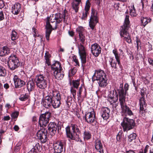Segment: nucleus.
I'll list each match as a JSON object with an SVG mask.
<instances>
[{
    "label": "nucleus",
    "instance_id": "f257e3e1",
    "mask_svg": "<svg viewBox=\"0 0 153 153\" xmlns=\"http://www.w3.org/2000/svg\"><path fill=\"white\" fill-rule=\"evenodd\" d=\"M65 15H63L60 13L53 14L49 17L47 18L45 26V37L47 40L49 41L50 34L53 30L56 29L57 28V25L59 24L63 19L64 22L66 23Z\"/></svg>",
    "mask_w": 153,
    "mask_h": 153
},
{
    "label": "nucleus",
    "instance_id": "f03ea898",
    "mask_svg": "<svg viewBox=\"0 0 153 153\" xmlns=\"http://www.w3.org/2000/svg\"><path fill=\"white\" fill-rule=\"evenodd\" d=\"M61 99L60 94L58 91H52L45 98L43 105L47 108L51 106L55 108H58L61 104Z\"/></svg>",
    "mask_w": 153,
    "mask_h": 153
},
{
    "label": "nucleus",
    "instance_id": "7ed1b4c3",
    "mask_svg": "<svg viewBox=\"0 0 153 153\" xmlns=\"http://www.w3.org/2000/svg\"><path fill=\"white\" fill-rule=\"evenodd\" d=\"M123 84H120L118 89L119 100L121 106L122 111L126 116H131L133 115V113L129 108L125 104V97L127 91L128 89V85L126 84L124 88H123Z\"/></svg>",
    "mask_w": 153,
    "mask_h": 153
},
{
    "label": "nucleus",
    "instance_id": "20e7f679",
    "mask_svg": "<svg viewBox=\"0 0 153 153\" xmlns=\"http://www.w3.org/2000/svg\"><path fill=\"white\" fill-rule=\"evenodd\" d=\"M79 39L82 44H78V48L80 58L82 63V66L83 69H84L85 68V64L86 62V53L85 48L82 44H84L85 38L84 34L79 35Z\"/></svg>",
    "mask_w": 153,
    "mask_h": 153
},
{
    "label": "nucleus",
    "instance_id": "39448f33",
    "mask_svg": "<svg viewBox=\"0 0 153 153\" xmlns=\"http://www.w3.org/2000/svg\"><path fill=\"white\" fill-rule=\"evenodd\" d=\"M67 137L72 140L79 141L80 139L79 135L80 131L76 125L71 124L70 127L67 126L66 128Z\"/></svg>",
    "mask_w": 153,
    "mask_h": 153
},
{
    "label": "nucleus",
    "instance_id": "423d86ee",
    "mask_svg": "<svg viewBox=\"0 0 153 153\" xmlns=\"http://www.w3.org/2000/svg\"><path fill=\"white\" fill-rule=\"evenodd\" d=\"M129 16L126 15L125 19L123 25L121 26V29L120 31V34L121 37L124 39L128 43H131V40L130 36L127 30L130 27V21L129 19Z\"/></svg>",
    "mask_w": 153,
    "mask_h": 153
},
{
    "label": "nucleus",
    "instance_id": "0eeeda50",
    "mask_svg": "<svg viewBox=\"0 0 153 153\" xmlns=\"http://www.w3.org/2000/svg\"><path fill=\"white\" fill-rule=\"evenodd\" d=\"M106 74L104 71L100 70L94 74L92 77V80L98 81V83L100 87H104L107 85V80L105 79Z\"/></svg>",
    "mask_w": 153,
    "mask_h": 153
},
{
    "label": "nucleus",
    "instance_id": "6e6552de",
    "mask_svg": "<svg viewBox=\"0 0 153 153\" xmlns=\"http://www.w3.org/2000/svg\"><path fill=\"white\" fill-rule=\"evenodd\" d=\"M7 65L8 68L13 71L17 68L20 65L19 62L15 55H11L8 58Z\"/></svg>",
    "mask_w": 153,
    "mask_h": 153
},
{
    "label": "nucleus",
    "instance_id": "1a4fd4ad",
    "mask_svg": "<svg viewBox=\"0 0 153 153\" xmlns=\"http://www.w3.org/2000/svg\"><path fill=\"white\" fill-rule=\"evenodd\" d=\"M121 125L123 127V131H127L134 127L135 123L133 120L126 117L124 118Z\"/></svg>",
    "mask_w": 153,
    "mask_h": 153
},
{
    "label": "nucleus",
    "instance_id": "9d476101",
    "mask_svg": "<svg viewBox=\"0 0 153 153\" xmlns=\"http://www.w3.org/2000/svg\"><path fill=\"white\" fill-rule=\"evenodd\" d=\"M35 81L38 87L44 89L47 86V81L46 78L42 75L40 74L36 76Z\"/></svg>",
    "mask_w": 153,
    "mask_h": 153
},
{
    "label": "nucleus",
    "instance_id": "9b49d317",
    "mask_svg": "<svg viewBox=\"0 0 153 153\" xmlns=\"http://www.w3.org/2000/svg\"><path fill=\"white\" fill-rule=\"evenodd\" d=\"M51 115V113L48 112H46L40 115L39 118V123L41 126L44 127L46 126L49 122Z\"/></svg>",
    "mask_w": 153,
    "mask_h": 153
},
{
    "label": "nucleus",
    "instance_id": "f8f14e48",
    "mask_svg": "<svg viewBox=\"0 0 153 153\" xmlns=\"http://www.w3.org/2000/svg\"><path fill=\"white\" fill-rule=\"evenodd\" d=\"M98 20L97 16V13L94 9H91V16L89 22V25L91 29L93 30Z\"/></svg>",
    "mask_w": 153,
    "mask_h": 153
},
{
    "label": "nucleus",
    "instance_id": "ddd939ff",
    "mask_svg": "<svg viewBox=\"0 0 153 153\" xmlns=\"http://www.w3.org/2000/svg\"><path fill=\"white\" fill-rule=\"evenodd\" d=\"M47 134V130L45 129H42L37 132L36 136L37 139H39L42 143H44L48 140Z\"/></svg>",
    "mask_w": 153,
    "mask_h": 153
},
{
    "label": "nucleus",
    "instance_id": "4468645a",
    "mask_svg": "<svg viewBox=\"0 0 153 153\" xmlns=\"http://www.w3.org/2000/svg\"><path fill=\"white\" fill-rule=\"evenodd\" d=\"M86 121L89 123H94L95 120V116L94 111L86 112L85 115Z\"/></svg>",
    "mask_w": 153,
    "mask_h": 153
},
{
    "label": "nucleus",
    "instance_id": "2eb2a0df",
    "mask_svg": "<svg viewBox=\"0 0 153 153\" xmlns=\"http://www.w3.org/2000/svg\"><path fill=\"white\" fill-rule=\"evenodd\" d=\"M91 48V53L96 57H97L101 53V48L99 45L97 43L92 45Z\"/></svg>",
    "mask_w": 153,
    "mask_h": 153
},
{
    "label": "nucleus",
    "instance_id": "dca6fc26",
    "mask_svg": "<svg viewBox=\"0 0 153 153\" xmlns=\"http://www.w3.org/2000/svg\"><path fill=\"white\" fill-rule=\"evenodd\" d=\"M144 94L143 93H141L142 97L139 100L140 101V113L142 115H143L145 112L146 109V104L145 101V99L143 97Z\"/></svg>",
    "mask_w": 153,
    "mask_h": 153
},
{
    "label": "nucleus",
    "instance_id": "f3484780",
    "mask_svg": "<svg viewBox=\"0 0 153 153\" xmlns=\"http://www.w3.org/2000/svg\"><path fill=\"white\" fill-rule=\"evenodd\" d=\"M49 132L52 136H54L56 133L57 131H59V126L53 123H50L48 126Z\"/></svg>",
    "mask_w": 153,
    "mask_h": 153
},
{
    "label": "nucleus",
    "instance_id": "a211bd4d",
    "mask_svg": "<svg viewBox=\"0 0 153 153\" xmlns=\"http://www.w3.org/2000/svg\"><path fill=\"white\" fill-rule=\"evenodd\" d=\"M13 79L16 88H20L25 84V81L19 79L16 75H15L13 78Z\"/></svg>",
    "mask_w": 153,
    "mask_h": 153
},
{
    "label": "nucleus",
    "instance_id": "6ab92c4d",
    "mask_svg": "<svg viewBox=\"0 0 153 153\" xmlns=\"http://www.w3.org/2000/svg\"><path fill=\"white\" fill-rule=\"evenodd\" d=\"M64 143L61 141H58L53 144V149L54 153H61L63 151Z\"/></svg>",
    "mask_w": 153,
    "mask_h": 153
},
{
    "label": "nucleus",
    "instance_id": "aec40b11",
    "mask_svg": "<svg viewBox=\"0 0 153 153\" xmlns=\"http://www.w3.org/2000/svg\"><path fill=\"white\" fill-rule=\"evenodd\" d=\"M118 99V94L116 90L113 91L108 95V100L111 104L116 102Z\"/></svg>",
    "mask_w": 153,
    "mask_h": 153
},
{
    "label": "nucleus",
    "instance_id": "412c9836",
    "mask_svg": "<svg viewBox=\"0 0 153 153\" xmlns=\"http://www.w3.org/2000/svg\"><path fill=\"white\" fill-rule=\"evenodd\" d=\"M91 4L89 0H87L86 2L85 7V11L82 13V19H85L87 17V15L89 14V11L90 7Z\"/></svg>",
    "mask_w": 153,
    "mask_h": 153
},
{
    "label": "nucleus",
    "instance_id": "4be33fe9",
    "mask_svg": "<svg viewBox=\"0 0 153 153\" xmlns=\"http://www.w3.org/2000/svg\"><path fill=\"white\" fill-rule=\"evenodd\" d=\"M102 116L104 120H107L110 116V110L108 107H104L102 108Z\"/></svg>",
    "mask_w": 153,
    "mask_h": 153
},
{
    "label": "nucleus",
    "instance_id": "5701e85b",
    "mask_svg": "<svg viewBox=\"0 0 153 153\" xmlns=\"http://www.w3.org/2000/svg\"><path fill=\"white\" fill-rule=\"evenodd\" d=\"M62 70H60L53 72L54 76L56 79L58 80H61L63 78L64 74Z\"/></svg>",
    "mask_w": 153,
    "mask_h": 153
},
{
    "label": "nucleus",
    "instance_id": "b1692460",
    "mask_svg": "<svg viewBox=\"0 0 153 153\" xmlns=\"http://www.w3.org/2000/svg\"><path fill=\"white\" fill-rule=\"evenodd\" d=\"M21 10V5L19 3L15 4L12 7V12L14 15H17Z\"/></svg>",
    "mask_w": 153,
    "mask_h": 153
},
{
    "label": "nucleus",
    "instance_id": "393cba45",
    "mask_svg": "<svg viewBox=\"0 0 153 153\" xmlns=\"http://www.w3.org/2000/svg\"><path fill=\"white\" fill-rule=\"evenodd\" d=\"M81 2V0H73L72 3V7L76 13L78 11L79 5Z\"/></svg>",
    "mask_w": 153,
    "mask_h": 153
},
{
    "label": "nucleus",
    "instance_id": "a878e982",
    "mask_svg": "<svg viewBox=\"0 0 153 153\" xmlns=\"http://www.w3.org/2000/svg\"><path fill=\"white\" fill-rule=\"evenodd\" d=\"M10 53V49L7 46L0 48V56H3L8 54Z\"/></svg>",
    "mask_w": 153,
    "mask_h": 153
},
{
    "label": "nucleus",
    "instance_id": "bb28decb",
    "mask_svg": "<svg viewBox=\"0 0 153 153\" xmlns=\"http://www.w3.org/2000/svg\"><path fill=\"white\" fill-rule=\"evenodd\" d=\"M51 67L52 70L53 72L60 70H62L60 62L57 61H55L54 63L51 65Z\"/></svg>",
    "mask_w": 153,
    "mask_h": 153
},
{
    "label": "nucleus",
    "instance_id": "cd10ccee",
    "mask_svg": "<svg viewBox=\"0 0 153 153\" xmlns=\"http://www.w3.org/2000/svg\"><path fill=\"white\" fill-rule=\"evenodd\" d=\"M95 148L100 153H103L102 145L100 140L95 141Z\"/></svg>",
    "mask_w": 153,
    "mask_h": 153
},
{
    "label": "nucleus",
    "instance_id": "c85d7f7f",
    "mask_svg": "<svg viewBox=\"0 0 153 153\" xmlns=\"http://www.w3.org/2000/svg\"><path fill=\"white\" fill-rule=\"evenodd\" d=\"M35 86V83L33 80H30L27 84V88L29 91L33 90Z\"/></svg>",
    "mask_w": 153,
    "mask_h": 153
},
{
    "label": "nucleus",
    "instance_id": "c756f323",
    "mask_svg": "<svg viewBox=\"0 0 153 153\" xmlns=\"http://www.w3.org/2000/svg\"><path fill=\"white\" fill-rule=\"evenodd\" d=\"M151 20L150 18L142 17L140 19L141 25L144 27L148 23L150 22Z\"/></svg>",
    "mask_w": 153,
    "mask_h": 153
},
{
    "label": "nucleus",
    "instance_id": "7c9ffc66",
    "mask_svg": "<svg viewBox=\"0 0 153 153\" xmlns=\"http://www.w3.org/2000/svg\"><path fill=\"white\" fill-rule=\"evenodd\" d=\"M113 53L115 56V58L117 62L118 65H119L120 67L121 63L120 62V54L118 53L116 49L113 50Z\"/></svg>",
    "mask_w": 153,
    "mask_h": 153
},
{
    "label": "nucleus",
    "instance_id": "2f4dec72",
    "mask_svg": "<svg viewBox=\"0 0 153 153\" xmlns=\"http://www.w3.org/2000/svg\"><path fill=\"white\" fill-rule=\"evenodd\" d=\"M41 147L39 143L36 144L35 146H34L28 153H33L34 152H37L38 151H40Z\"/></svg>",
    "mask_w": 153,
    "mask_h": 153
},
{
    "label": "nucleus",
    "instance_id": "473e14b6",
    "mask_svg": "<svg viewBox=\"0 0 153 153\" xmlns=\"http://www.w3.org/2000/svg\"><path fill=\"white\" fill-rule=\"evenodd\" d=\"M51 56V55L49 53L48 51H46L44 57L45 60V63L46 64H47L48 65H51L50 60Z\"/></svg>",
    "mask_w": 153,
    "mask_h": 153
},
{
    "label": "nucleus",
    "instance_id": "72a5a7b5",
    "mask_svg": "<svg viewBox=\"0 0 153 153\" xmlns=\"http://www.w3.org/2000/svg\"><path fill=\"white\" fill-rule=\"evenodd\" d=\"M109 58V62L112 68L116 69L117 68L116 62L114 59L113 57L110 56Z\"/></svg>",
    "mask_w": 153,
    "mask_h": 153
},
{
    "label": "nucleus",
    "instance_id": "f704fd0d",
    "mask_svg": "<svg viewBox=\"0 0 153 153\" xmlns=\"http://www.w3.org/2000/svg\"><path fill=\"white\" fill-rule=\"evenodd\" d=\"M130 15L133 17L136 16L137 15L134 4H133L130 8Z\"/></svg>",
    "mask_w": 153,
    "mask_h": 153
},
{
    "label": "nucleus",
    "instance_id": "c9c22d12",
    "mask_svg": "<svg viewBox=\"0 0 153 153\" xmlns=\"http://www.w3.org/2000/svg\"><path fill=\"white\" fill-rule=\"evenodd\" d=\"M7 75L6 69L1 65H0V76L5 77Z\"/></svg>",
    "mask_w": 153,
    "mask_h": 153
},
{
    "label": "nucleus",
    "instance_id": "e433bc0d",
    "mask_svg": "<svg viewBox=\"0 0 153 153\" xmlns=\"http://www.w3.org/2000/svg\"><path fill=\"white\" fill-rule=\"evenodd\" d=\"M32 31L33 32V36L35 38L36 36L39 37L40 38V41L41 42L42 41L43 37L39 35L38 34L37 30L34 27L32 28Z\"/></svg>",
    "mask_w": 153,
    "mask_h": 153
},
{
    "label": "nucleus",
    "instance_id": "4c0bfd02",
    "mask_svg": "<svg viewBox=\"0 0 153 153\" xmlns=\"http://www.w3.org/2000/svg\"><path fill=\"white\" fill-rule=\"evenodd\" d=\"M91 137V134L89 131H85L84 132V138L85 140L89 139Z\"/></svg>",
    "mask_w": 153,
    "mask_h": 153
},
{
    "label": "nucleus",
    "instance_id": "58836bf2",
    "mask_svg": "<svg viewBox=\"0 0 153 153\" xmlns=\"http://www.w3.org/2000/svg\"><path fill=\"white\" fill-rule=\"evenodd\" d=\"M79 80H73L72 81L73 86L74 88L77 89L79 85Z\"/></svg>",
    "mask_w": 153,
    "mask_h": 153
},
{
    "label": "nucleus",
    "instance_id": "ea45409f",
    "mask_svg": "<svg viewBox=\"0 0 153 153\" xmlns=\"http://www.w3.org/2000/svg\"><path fill=\"white\" fill-rule=\"evenodd\" d=\"M136 135L135 133H133L130 134L128 136V140L131 142L134 140L136 138Z\"/></svg>",
    "mask_w": 153,
    "mask_h": 153
},
{
    "label": "nucleus",
    "instance_id": "a19ab883",
    "mask_svg": "<svg viewBox=\"0 0 153 153\" xmlns=\"http://www.w3.org/2000/svg\"><path fill=\"white\" fill-rule=\"evenodd\" d=\"M18 38L17 33L15 31H13L11 34L12 40L14 41L17 39Z\"/></svg>",
    "mask_w": 153,
    "mask_h": 153
},
{
    "label": "nucleus",
    "instance_id": "79ce46f5",
    "mask_svg": "<svg viewBox=\"0 0 153 153\" xmlns=\"http://www.w3.org/2000/svg\"><path fill=\"white\" fill-rule=\"evenodd\" d=\"M28 97L29 95L27 94H22L20 96L19 99L21 101H24L28 99Z\"/></svg>",
    "mask_w": 153,
    "mask_h": 153
},
{
    "label": "nucleus",
    "instance_id": "37998d69",
    "mask_svg": "<svg viewBox=\"0 0 153 153\" xmlns=\"http://www.w3.org/2000/svg\"><path fill=\"white\" fill-rule=\"evenodd\" d=\"M71 92L73 98L75 99L76 94V90L75 89V88L73 87H71Z\"/></svg>",
    "mask_w": 153,
    "mask_h": 153
},
{
    "label": "nucleus",
    "instance_id": "c03bdc74",
    "mask_svg": "<svg viewBox=\"0 0 153 153\" xmlns=\"http://www.w3.org/2000/svg\"><path fill=\"white\" fill-rule=\"evenodd\" d=\"M76 30L79 35L84 34V29L82 27H79L77 28Z\"/></svg>",
    "mask_w": 153,
    "mask_h": 153
},
{
    "label": "nucleus",
    "instance_id": "a18cd8bd",
    "mask_svg": "<svg viewBox=\"0 0 153 153\" xmlns=\"http://www.w3.org/2000/svg\"><path fill=\"white\" fill-rule=\"evenodd\" d=\"M76 70L75 68H74L69 71V73L71 76L74 75L76 72Z\"/></svg>",
    "mask_w": 153,
    "mask_h": 153
},
{
    "label": "nucleus",
    "instance_id": "49530a36",
    "mask_svg": "<svg viewBox=\"0 0 153 153\" xmlns=\"http://www.w3.org/2000/svg\"><path fill=\"white\" fill-rule=\"evenodd\" d=\"M73 60L74 62L76 63V65H78V66H79V62L78 61V60L76 58V56H74L73 58Z\"/></svg>",
    "mask_w": 153,
    "mask_h": 153
},
{
    "label": "nucleus",
    "instance_id": "de8ad7c7",
    "mask_svg": "<svg viewBox=\"0 0 153 153\" xmlns=\"http://www.w3.org/2000/svg\"><path fill=\"white\" fill-rule=\"evenodd\" d=\"M71 105V102L70 100H68L66 102L65 105L66 106V108H68Z\"/></svg>",
    "mask_w": 153,
    "mask_h": 153
},
{
    "label": "nucleus",
    "instance_id": "09e8293b",
    "mask_svg": "<svg viewBox=\"0 0 153 153\" xmlns=\"http://www.w3.org/2000/svg\"><path fill=\"white\" fill-rule=\"evenodd\" d=\"M82 86L79 88V93L77 94V95L79 97H81V93L82 90Z\"/></svg>",
    "mask_w": 153,
    "mask_h": 153
},
{
    "label": "nucleus",
    "instance_id": "8fccbe9b",
    "mask_svg": "<svg viewBox=\"0 0 153 153\" xmlns=\"http://www.w3.org/2000/svg\"><path fill=\"white\" fill-rule=\"evenodd\" d=\"M18 115V112H15L12 114L11 116L13 118H14L17 117Z\"/></svg>",
    "mask_w": 153,
    "mask_h": 153
},
{
    "label": "nucleus",
    "instance_id": "3c124183",
    "mask_svg": "<svg viewBox=\"0 0 153 153\" xmlns=\"http://www.w3.org/2000/svg\"><path fill=\"white\" fill-rule=\"evenodd\" d=\"M122 137V133L119 132L117 136V139L118 141L120 140Z\"/></svg>",
    "mask_w": 153,
    "mask_h": 153
},
{
    "label": "nucleus",
    "instance_id": "603ef678",
    "mask_svg": "<svg viewBox=\"0 0 153 153\" xmlns=\"http://www.w3.org/2000/svg\"><path fill=\"white\" fill-rule=\"evenodd\" d=\"M4 18V17L3 12L1 11L0 12V21L3 20Z\"/></svg>",
    "mask_w": 153,
    "mask_h": 153
},
{
    "label": "nucleus",
    "instance_id": "864d4df0",
    "mask_svg": "<svg viewBox=\"0 0 153 153\" xmlns=\"http://www.w3.org/2000/svg\"><path fill=\"white\" fill-rule=\"evenodd\" d=\"M119 5L120 4L119 3H114V7L116 10H118Z\"/></svg>",
    "mask_w": 153,
    "mask_h": 153
},
{
    "label": "nucleus",
    "instance_id": "5fc2aeb1",
    "mask_svg": "<svg viewBox=\"0 0 153 153\" xmlns=\"http://www.w3.org/2000/svg\"><path fill=\"white\" fill-rule=\"evenodd\" d=\"M4 4L2 0H0V8L3 7L4 6Z\"/></svg>",
    "mask_w": 153,
    "mask_h": 153
},
{
    "label": "nucleus",
    "instance_id": "6e6d98bb",
    "mask_svg": "<svg viewBox=\"0 0 153 153\" xmlns=\"http://www.w3.org/2000/svg\"><path fill=\"white\" fill-rule=\"evenodd\" d=\"M136 42H137V49L138 50L139 48V45L140 44L139 43H140V42L139 40L138 39H137V38Z\"/></svg>",
    "mask_w": 153,
    "mask_h": 153
},
{
    "label": "nucleus",
    "instance_id": "4d7b16f0",
    "mask_svg": "<svg viewBox=\"0 0 153 153\" xmlns=\"http://www.w3.org/2000/svg\"><path fill=\"white\" fill-rule=\"evenodd\" d=\"M4 87L6 89H7L9 88V86L8 84L6 83L4 84Z\"/></svg>",
    "mask_w": 153,
    "mask_h": 153
},
{
    "label": "nucleus",
    "instance_id": "13d9d810",
    "mask_svg": "<svg viewBox=\"0 0 153 153\" xmlns=\"http://www.w3.org/2000/svg\"><path fill=\"white\" fill-rule=\"evenodd\" d=\"M14 129L15 131H17L19 130V128L18 126L15 125L14 127Z\"/></svg>",
    "mask_w": 153,
    "mask_h": 153
},
{
    "label": "nucleus",
    "instance_id": "bf43d9fd",
    "mask_svg": "<svg viewBox=\"0 0 153 153\" xmlns=\"http://www.w3.org/2000/svg\"><path fill=\"white\" fill-rule=\"evenodd\" d=\"M149 63L153 65V60L151 59H149L148 60Z\"/></svg>",
    "mask_w": 153,
    "mask_h": 153
},
{
    "label": "nucleus",
    "instance_id": "052dcab7",
    "mask_svg": "<svg viewBox=\"0 0 153 153\" xmlns=\"http://www.w3.org/2000/svg\"><path fill=\"white\" fill-rule=\"evenodd\" d=\"M69 35L71 36H73L74 35V32L72 31H70L68 32Z\"/></svg>",
    "mask_w": 153,
    "mask_h": 153
},
{
    "label": "nucleus",
    "instance_id": "680f3d73",
    "mask_svg": "<svg viewBox=\"0 0 153 153\" xmlns=\"http://www.w3.org/2000/svg\"><path fill=\"white\" fill-rule=\"evenodd\" d=\"M10 117L9 116H5L4 117V120H8L10 119Z\"/></svg>",
    "mask_w": 153,
    "mask_h": 153
},
{
    "label": "nucleus",
    "instance_id": "e2e57ef3",
    "mask_svg": "<svg viewBox=\"0 0 153 153\" xmlns=\"http://www.w3.org/2000/svg\"><path fill=\"white\" fill-rule=\"evenodd\" d=\"M117 105H118V103L113 104L112 105V107H113V110L115 109V108H116V107L117 106Z\"/></svg>",
    "mask_w": 153,
    "mask_h": 153
},
{
    "label": "nucleus",
    "instance_id": "0e129e2a",
    "mask_svg": "<svg viewBox=\"0 0 153 153\" xmlns=\"http://www.w3.org/2000/svg\"><path fill=\"white\" fill-rule=\"evenodd\" d=\"M22 144V143L21 142H19V143L17 144L16 145V146H17V147H18V150H19V149H20V146H21V145Z\"/></svg>",
    "mask_w": 153,
    "mask_h": 153
},
{
    "label": "nucleus",
    "instance_id": "69168bd1",
    "mask_svg": "<svg viewBox=\"0 0 153 153\" xmlns=\"http://www.w3.org/2000/svg\"><path fill=\"white\" fill-rule=\"evenodd\" d=\"M5 107L6 108H7L8 109L11 107V106L9 104L7 103L5 105Z\"/></svg>",
    "mask_w": 153,
    "mask_h": 153
},
{
    "label": "nucleus",
    "instance_id": "338daca9",
    "mask_svg": "<svg viewBox=\"0 0 153 153\" xmlns=\"http://www.w3.org/2000/svg\"><path fill=\"white\" fill-rule=\"evenodd\" d=\"M126 153H135V152L134 151L130 150L127 151Z\"/></svg>",
    "mask_w": 153,
    "mask_h": 153
},
{
    "label": "nucleus",
    "instance_id": "774afa93",
    "mask_svg": "<svg viewBox=\"0 0 153 153\" xmlns=\"http://www.w3.org/2000/svg\"><path fill=\"white\" fill-rule=\"evenodd\" d=\"M16 41H13L12 42L11 44L13 45H16Z\"/></svg>",
    "mask_w": 153,
    "mask_h": 153
}]
</instances>
